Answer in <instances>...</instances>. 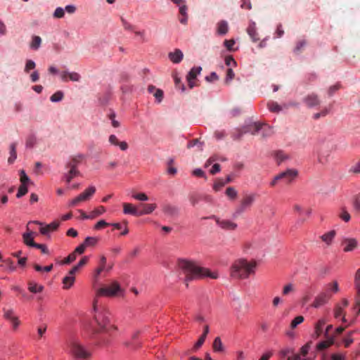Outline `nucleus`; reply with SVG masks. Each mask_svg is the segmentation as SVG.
Instances as JSON below:
<instances>
[{
  "instance_id": "18",
  "label": "nucleus",
  "mask_w": 360,
  "mask_h": 360,
  "mask_svg": "<svg viewBox=\"0 0 360 360\" xmlns=\"http://www.w3.org/2000/svg\"><path fill=\"white\" fill-rule=\"evenodd\" d=\"M247 32L254 42L259 41V34L256 30V24L251 21L247 28Z\"/></svg>"
},
{
  "instance_id": "14",
  "label": "nucleus",
  "mask_w": 360,
  "mask_h": 360,
  "mask_svg": "<svg viewBox=\"0 0 360 360\" xmlns=\"http://www.w3.org/2000/svg\"><path fill=\"white\" fill-rule=\"evenodd\" d=\"M330 297L331 295L328 292H323L315 298L312 306L315 308H319L325 304Z\"/></svg>"
},
{
  "instance_id": "19",
  "label": "nucleus",
  "mask_w": 360,
  "mask_h": 360,
  "mask_svg": "<svg viewBox=\"0 0 360 360\" xmlns=\"http://www.w3.org/2000/svg\"><path fill=\"white\" fill-rule=\"evenodd\" d=\"M162 211L165 214L169 217H175L178 215L179 210L176 206L170 204H165L162 205Z\"/></svg>"
},
{
  "instance_id": "12",
  "label": "nucleus",
  "mask_w": 360,
  "mask_h": 360,
  "mask_svg": "<svg viewBox=\"0 0 360 360\" xmlns=\"http://www.w3.org/2000/svg\"><path fill=\"white\" fill-rule=\"evenodd\" d=\"M303 102L308 108H314L321 104V100L317 94L311 93L303 98Z\"/></svg>"
},
{
  "instance_id": "56",
  "label": "nucleus",
  "mask_w": 360,
  "mask_h": 360,
  "mask_svg": "<svg viewBox=\"0 0 360 360\" xmlns=\"http://www.w3.org/2000/svg\"><path fill=\"white\" fill-rule=\"evenodd\" d=\"M121 22H122V25L123 26V27L126 30H134V26L130 24L129 22H127L124 18H121Z\"/></svg>"
},
{
  "instance_id": "33",
  "label": "nucleus",
  "mask_w": 360,
  "mask_h": 360,
  "mask_svg": "<svg viewBox=\"0 0 360 360\" xmlns=\"http://www.w3.org/2000/svg\"><path fill=\"white\" fill-rule=\"evenodd\" d=\"M28 290L32 293L41 292L44 290V286L33 281H30L28 283Z\"/></svg>"
},
{
  "instance_id": "23",
  "label": "nucleus",
  "mask_w": 360,
  "mask_h": 360,
  "mask_svg": "<svg viewBox=\"0 0 360 360\" xmlns=\"http://www.w3.org/2000/svg\"><path fill=\"white\" fill-rule=\"evenodd\" d=\"M168 56L174 63H179L183 59L184 54L181 50L176 49L174 52H170Z\"/></svg>"
},
{
  "instance_id": "25",
  "label": "nucleus",
  "mask_w": 360,
  "mask_h": 360,
  "mask_svg": "<svg viewBox=\"0 0 360 360\" xmlns=\"http://www.w3.org/2000/svg\"><path fill=\"white\" fill-rule=\"evenodd\" d=\"M83 158L84 155L81 154L74 156L67 164V167L77 169V165L82 162Z\"/></svg>"
},
{
  "instance_id": "46",
  "label": "nucleus",
  "mask_w": 360,
  "mask_h": 360,
  "mask_svg": "<svg viewBox=\"0 0 360 360\" xmlns=\"http://www.w3.org/2000/svg\"><path fill=\"white\" fill-rule=\"evenodd\" d=\"M20 180L22 185H27V184L30 183V178L22 169L20 171Z\"/></svg>"
},
{
  "instance_id": "28",
  "label": "nucleus",
  "mask_w": 360,
  "mask_h": 360,
  "mask_svg": "<svg viewBox=\"0 0 360 360\" xmlns=\"http://www.w3.org/2000/svg\"><path fill=\"white\" fill-rule=\"evenodd\" d=\"M326 323V321L324 319H319L315 324V335L316 338L320 337L323 333V327Z\"/></svg>"
},
{
  "instance_id": "20",
  "label": "nucleus",
  "mask_w": 360,
  "mask_h": 360,
  "mask_svg": "<svg viewBox=\"0 0 360 360\" xmlns=\"http://www.w3.org/2000/svg\"><path fill=\"white\" fill-rule=\"evenodd\" d=\"M109 142L114 146H119L122 150H126L128 148V144L126 141H120L117 137L112 134L109 136Z\"/></svg>"
},
{
  "instance_id": "26",
  "label": "nucleus",
  "mask_w": 360,
  "mask_h": 360,
  "mask_svg": "<svg viewBox=\"0 0 360 360\" xmlns=\"http://www.w3.org/2000/svg\"><path fill=\"white\" fill-rule=\"evenodd\" d=\"M327 340L324 341L320 342L316 345V349L319 351L324 350L327 348H328L330 345H332L334 343V337L332 336L330 338H326Z\"/></svg>"
},
{
  "instance_id": "43",
  "label": "nucleus",
  "mask_w": 360,
  "mask_h": 360,
  "mask_svg": "<svg viewBox=\"0 0 360 360\" xmlns=\"http://www.w3.org/2000/svg\"><path fill=\"white\" fill-rule=\"evenodd\" d=\"M338 290H339V287H338V282L333 281L327 285L326 292H328L329 293H330V292L335 293V292H338Z\"/></svg>"
},
{
  "instance_id": "31",
  "label": "nucleus",
  "mask_w": 360,
  "mask_h": 360,
  "mask_svg": "<svg viewBox=\"0 0 360 360\" xmlns=\"http://www.w3.org/2000/svg\"><path fill=\"white\" fill-rule=\"evenodd\" d=\"M228 23L225 20H221L217 23V33L221 35L226 34L228 32Z\"/></svg>"
},
{
  "instance_id": "3",
  "label": "nucleus",
  "mask_w": 360,
  "mask_h": 360,
  "mask_svg": "<svg viewBox=\"0 0 360 360\" xmlns=\"http://www.w3.org/2000/svg\"><path fill=\"white\" fill-rule=\"evenodd\" d=\"M257 265L254 260L237 259L231 266L230 276L234 279H246L250 275L255 274Z\"/></svg>"
},
{
  "instance_id": "39",
  "label": "nucleus",
  "mask_w": 360,
  "mask_h": 360,
  "mask_svg": "<svg viewBox=\"0 0 360 360\" xmlns=\"http://www.w3.org/2000/svg\"><path fill=\"white\" fill-rule=\"evenodd\" d=\"M227 197L231 200H233L237 198L238 192L233 187H228L225 192Z\"/></svg>"
},
{
  "instance_id": "15",
  "label": "nucleus",
  "mask_w": 360,
  "mask_h": 360,
  "mask_svg": "<svg viewBox=\"0 0 360 360\" xmlns=\"http://www.w3.org/2000/svg\"><path fill=\"white\" fill-rule=\"evenodd\" d=\"M341 245L344 252H351L357 248L358 242L355 238H344Z\"/></svg>"
},
{
  "instance_id": "64",
  "label": "nucleus",
  "mask_w": 360,
  "mask_h": 360,
  "mask_svg": "<svg viewBox=\"0 0 360 360\" xmlns=\"http://www.w3.org/2000/svg\"><path fill=\"white\" fill-rule=\"evenodd\" d=\"M323 360H345V358L340 354H333L329 358Z\"/></svg>"
},
{
  "instance_id": "21",
  "label": "nucleus",
  "mask_w": 360,
  "mask_h": 360,
  "mask_svg": "<svg viewBox=\"0 0 360 360\" xmlns=\"http://www.w3.org/2000/svg\"><path fill=\"white\" fill-rule=\"evenodd\" d=\"M140 206L142 207V210H139V216H142L144 214H149L152 213L155 208L157 207L156 204H141Z\"/></svg>"
},
{
  "instance_id": "1",
  "label": "nucleus",
  "mask_w": 360,
  "mask_h": 360,
  "mask_svg": "<svg viewBox=\"0 0 360 360\" xmlns=\"http://www.w3.org/2000/svg\"><path fill=\"white\" fill-rule=\"evenodd\" d=\"M179 267L185 276V283L188 286V282L209 277L217 279L219 277L217 272H212L208 269L200 266L196 262L181 259L179 261Z\"/></svg>"
},
{
  "instance_id": "10",
  "label": "nucleus",
  "mask_w": 360,
  "mask_h": 360,
  "mask_svg": "<svg viewBox=\"0 0 360 360\" xmlns=\"http://www.w3.org/2000/svg\"><path fill=\"white\" fill-rule=\"evenodd\" d=\"M4 317L5 319L9 321L12 324L13 328L16 330L20 324V321L14 311L12 309H4Z\"/></svg>"
},
{
  "instance_id": "41",
  "label": "nucleus",
  "mask_w": 360,
  "mask_h": 360,
  "mask_svg": "<svg viewBox=\"0 0 360 360\" xmlns=\"http://www.w3.org/2000/svg\"><path fill=\"white\" fill-rule=\"evenodd\" d=\"M274 155H275V158L276 159V161L278 162V164H280L281 162L285 161V160H287L288 158V155L281 150L275 152Z\"/></svg>"
},
{
  "instance_id": "11",
  "label": "nucleus",
  "mask_w": 360,
  "mask_h": 360,
  "mask_svg": "<svg viewBox=\"0 0 360 360\" xmlns=\"http://www.w3.org/2000/svg\"><path fill=\"white\" fill-rule=\"evenodd\" d=\"M298 175V172L295 169H288L278 174L281 181L286 184L291 183Z\"/></svg>"
},
{
  "instance_id": "29",
  "label": "nucleus",
  "mask_w": 360,
  "mask_h": 360,
  "mask_svg": "<svg viewBox=\"0 0 360 360\" xmlns=\"http://www.w3.org/2000/svg\"><path fill=\"white\" fill-rule=\"evenodd\" d=\"M334 316L335 319L341 318L342 322H344V323L347 322V321L345 318V314L344 312V309L340 304H337L334 309Z\"/></svg>"
},
{
  "instance_id": "51",
  "label": "nucleus",
  "mask_w": 360,
  "mask_h": 360,
  "mask_svg": "<svg viewBox=\"0 0 360 360\" xmlns=\"http://www.w3.org/2000/svg\"><path fill=\"white\" fill-rule=\"evenodd\" d=\"M36 67L35 63L32 60H27L25 66L24 71L29 73L30 70H34Z\"/></svg>"
},
{
  "instance_id": "13",
  "label": "nucleus",
  "mask_w": 360,
  "mask_h": 360,
  "mask_svg": "<svg viewBox=\"0 0 360 360\" xmlns=\"http://www.w3.org/2000/svg\"><path fill=\"white\" fill-rule=\"evenodd\" d=\"M35 233L30 231L27 226V231L22 234L23 243L29 247L36 248L37 243L34 241Z\"/></svg>"
},
{
  "instance_id": "57",
  "label": "nucleus",
  "mask_w": 360,
  "mask_h": 360,
  "mask_svg": "<svg viewBox=\"0 0 360 360\" xmlns=\"http://www.w3.org/2000/svg\"><path fill=\"white\" fill-rule=\"evenodd\" d=\"M294 290V285L292 283H288L284 286L283 289V294L284 295H288L290 292Z\"/></svg>"
},
{
  "instance_id": "24",
  "label": "nucleus",
  "mask_w": 360,
  "mask_h": 360,
  "mask_svg": "<svg viewBox=\"0 0 360 360\" xmlns=\"http://www.w3.org/2000/svg\"><path fill=\"white\" fill-rule=\"evenodd\" d=\"M329 160L330 152L321 149L318 153V162L321 165H326Z\"/></svg>"
},
{
  "instance_id": "6",
  "label": "nucleus",
  "mask_w": 360,
  "mask_h": 360,
  "mask_svg": "<svg viewBox=\"0 0 360 360\" xmlns=\"http://www.w3.org/2000/svg\"><path fill=\"white\" fill-rule=\"evenodd\" d=\"M256 195L254 193L247 194L244 195L240 202V205L236 209L233 213V217H238L241 213L245 211L246 209L251 207L255 200Z\"/></svg>"
},
{
  "instance_id": "55",
  "label": "nucleus",
  "mask_w": 360,
  "mask_h": 360,
  "mask_svg": "<svg viewBox=\"0 0 360 360\" xmlns=\"http://www.w3.org/2000/svg\"><path fill=\"white\" fill-rule=\"evenodd\" d=\"M75 259H76L75 253V252H72L66 258H65V259L63 262H61V264H65L71 263L73 261H75Z\"/></svg>"
},
{
  "instance_id": "44",
  "label": "nucleus",
  "mask_w": 360,
  "mask_h": 360,
  "mask_svg": "<svg viewBox=\"0 0 360 360\" xmlns=\"http://www.w3.org/2000/svg\"><path fill=\"white\" fill-rule=\"evenodd\" d=\"M339 217L345 222H348L351 218L349 213L347 211L345 207H342Z\"/></svg>"
},
{
  "instance_id": "17",
  "label": "nucleus",
  "mask_w": 360,
  "mask_h": 360,
  "mask_svg": "<svg viewBox=\"0 0 360 360\" xmlns=\"http://www.w3.org/2000/svg\"><path fill=\"white\" fill-rule=\"evenodd\" d=\"M243 127L245 133L255 135L262 129V124L258 122H250Z\"/></svg>"
},
{
  "instance_id": "5",
  "label": "nucleus",
  "mask_w": 360,
  "mask_h": 360,
  "mask_svg": "<svg viewBox=\"0 0 360 360\" xmlns=\"http://www.w3.org/2000/svg\"><path fill=\"white\" fill-rule=\"evenodd\" d=\"M122 292V289L117 281H113L108 286L99 288L96 292L97 296L114 297Z\"/></svg>"
},
{
  "instance_id": "35",
  "label": "nucleus",
  "mask_w": 360,
  "mask_h": 360,
  "mask_svg": "<svg viewBox=\"0 0 360 360\" xmlns=\"http://www.w3.org/2000/svg\"><path fill=\"white\" fill-rule=\"evenodd\" d=\"M202 70L201 67H194L193 68L188 72V74L186 76L187 79H195L196 77L200 75V72Z\"/></svg>"
},
{
  "instance_id": "37",
  "label": "nucleus",
  "mask_w": 360,
  "mask_h": 360,
  "mask_svg": "<svg viewBox=\"0 0 360 360\" xmlns=\"http://www.w3.org/2000/svg\"><path fill=\"white\" fill-rule=\"evenodd\" d=\"M98 242V238L96 237H86L84 241V245L86 248L87 247H94Z\"/></svg>"
},
{
  "instance_id": "54",
  "label": "nucleus",
  "mask_w": 360,
  "mask_h": 360,
  "mask_svg": "<svg viewBox=\"0 0 360 360\" xmlns=\"http://www.w3.org/2000/svg\"><path fill=\"white\" fill-rule=\"evenodd\" d=\"M65 15V10L61 7H58L53 13V17L56 18H61Z\"/></svg>"
},
{
  "instance_id": "34",
  "label": "nucleus",
  "mask_w": 360,
  "mask_h": 360,
  "mask_svg": "<svg viewBox=\"0 0 360 360\" xmlns=\"http://www.w3.org/2000/svg\"><path fill=\"white\" fill-rule=\"evenodd\" d=\"M75 278L74 276H66L63 279V288L68 289L72 287L75 283Z\"/></svg>"
},
{
  "instance_id": "7",
  "label": "nucleus",
  "mask_w": 360,
  "mask_h": 360,
  "mask_svg": "<svg viewBox=\"0 0 360 360\" xmlns=\"http://www.w3.org/2000/svg\"><path fill=\"white\" fill-rule=\"evenodd\" d=\"M96 187L95 186H89L86 188L83 193H80L75 198L72 199L70 203V207H75L77 206L80 202L89 200L93 195L96 193Z\"/></svg>"
},
{
  "instance_id": "36",
  "label": "nucleus",
  "mask_w": 360,
  "mask_h": 360,
  "mask_svg": "<svg viewBox=\"0 0 360 360\" xmlns=\"http://www.w3.org/2000/svg\"><path fill=\"white\" fill-rule=\"evenodd\" d=\"M105 211H106V210H105V207H103V206L98 207L97 208L94 210L90 213V219H93L97 217L98 216L103 214L104 212H105Z\"/></svg>"
},
{
  "instance_id": "48",
  "label": "nucleus",
  "mask_w": 360,
  "mask_h": 360,
  "mask_svg": "<svg viewBox=\"0 0 360 360\" xmlns=\"http://www.w3.org/2000/svg\"><path fill=\"white\" fill-rule=\"evenodd\" d=\"M63 98V93L60 91H56L51 97L50 100L52 102L60 101Z\"/></svg>"
},
{
  "instance_id": "50",
  "label": "nucleus",
  "mask_w": 360,
  "mask_h": 360,
  "mask_svg": "<svg viewBox=\"0 0 360 360\" xmlns=\"http://www.w3.org/2000/svg\"><path fill=\"white\" fill-rule=\"evenodd\" d=\"M27 192H28V189H27V185L21 184L18 188V191L16 194V197L18 198H20L22 197L23 195H25V194H27Z\"/></svg>"
},
{
  "instance_id": "4",
  "label": "nucleus",
  "mask_w": 360,
  "mask_h": 360,
  "mask_svg": "<svg viewBox=\"0 0 360 360\" xmlns=\"http://www.w3.org/2000/svg\"><path fill=\"white\" fill-rule=\"evenodd\" d=\"M68 352L77 359L87 360L91 356V352L76 338L70 339L68 342Z\"/></svg>"
},
{
  "instance_id": "59",
  "label": "nucleus",
  "mask_w": 360,
  "mask_h": 360,
  "mask_svg": "<svg viewBox=\"0 0 360 360\" xmlns=\"http://www.w3.org/2000/svg\"><path fill=\"white\" fill-rule=\"evenodd\" d=\"M153 96L157 99L158 102L160 103L163 98V91L160 89H157L155 91Z\"/></svg>"
},
{
  "instance_id": "8",
  "label": "nucleus",
  "mask_w": 360,
  "mask_h": 360,
  "mask_svg": "<svg viewBox=\"0 0 360 360\" xmlns=\"http://www.w3.org/2000/svg\"><path fill=\"white\" fill-rule=\"evenodd\" d=\"M34 223L41 226L39 229L40 233L44 236H49L51 232L55 231L58 229L60 226L58 221H54L49 224L44 226V224L39 221H30L28 224Z\"/></svg>"
},
{
  "instance_id": "32",
  "label": "nucleus",
  "mask_w": 360,
  "mask_h": 360,
  "mask_svg": "<svg viewBox=\"0 0 360 360\" xmlns=\"http://www.w3.org/2000/svg\"><path fill=\"white\" fill-rule=\"evenodd\" d=\"M335 231L334 230L330 231L328 233L321 236V240L325 242L327 245L331 244L333 238L335 236Z\"/></svg>"
},
{
  "instance_id": "38",
  "label": "nucleus",
  "mask_w": 360,
  "mask_h": 360,
  "mask_svg": "<svg viewBox=\"0 0 360 360\" xmlns=\"http://www.w3.org/2000/svg\"><path fill=\"white\" fill-rule=\"evenodd\" d=\"M213 349L215 352H223L224 347L221 338L219 337H217L213 342Z\"/></svg>"
},
{
  "instance_id": "42",
  "label": "nucleus",
  "mask_w": 360,
  "mask_h": 360,
  "mask_svg": "<svg viewBox=\"0 0 360 360\" xmlns=\"http://www.w3.org/2000/svg\"><path fill=\"white\" fill-rule=\"evenodd\" d=\"M79 174V172L77 169H70L69 172L65 176L67 183H70L74 177Z\"/></svg>"
},
{
  "instance_id": "49",
  "label": "nucleus",
  "mask_w": 360,
  "mask_h": 360,
  "mask_svg": "<svg viewBox=\"0 0 360 360\" xmlns=\"http://www.w3.org/2000/svg\"><path fill=\"white\" fill-rule=\"evenodd\" d=\"M132 198L140 201H147L148 200V197L144 193H134L132 194Z\"/></svg>"
},
{
  "instance_id": "27",
  "label": "nucleus",
  "mask_w": 360,
  "mask_h": 360,
  "mask_svg": "<svg viewBox=\"0 0 360 360\" xmlns=\"http://www.w3.org/2000/svg\"><path fill=\"white\" fill-rule=\"evenodd\" d=\"M188 7L184 4L179 6V13L181 15V18H179V22L183 25H186L188 22Z\"/></svg>"
},
{
  "instance_id": "60",
  "label": "nucleus",
  "mask_w": 360,
  "mask_h": 360,
  "mask_svg": "<svg viewBox=\"0 0 360 360\" xmlns=\"http://www.w3.org/2000/svg\"><path fill=\"white\" fill-rule=\"evenodd\" d=\"M205 339H206L205 338H204L203 336L201 335L199 338V339L197 341V342L194 345L193 349L194 351L198 350L203 345Z\"/></svg>"
},
{
  "instance_id": "2",
  "label": "nucleus",
  "mask_w": 360,
  "mask_h": 360,
  "mask_svg": "<svg viewBox=\"0 0 360 360\" xmlns=\"http://www.w3.org/2000/svg\"><path fill=\"white\" fill-rule=\"evenodd\" d=\"M94 310L95 314L90 324L94 333H105L110 335L112 331L117 330V327L110 323V312L104 309H98L97 300L94 302Z\"/></svg>"
},
{
  "instance_id": "52",
  "label": "nucleus",
  "mask_w": 360,
  "mask_h": 360,
  "mask_svg": "<svg viewBox=\"0 0 360 360\" xmlns=\"http://www.w3.org/2000/svg\"><path fill=\"white\" fill-rule=\"evenodd\" d=\"M311 342H308L306 345H304L303 347L300 349V353L299 354L301 355V357L304 359L307 356V354L309 352V350L310 349Z\"/></svg>"
},
{
  "instance_id": "22",
  "label": "nucleus",
  "mask_w": 360,
  "mask_h": 360,
  "mask_svg": "<svg viewBox=\"0 0 360 360\" xmlns=\"http://www.w3.org/2000/svg\"><path fill=\"white\" fill-rule=\"evenodd\" d=\"M122 206H123V212L125 214H131L134 216L139 217V210L132 204L128 203V202H124L122 204Z\"/></svg>"
},
{
  "instance_id": "45",
  "label": "nucleus",
  "mask_w": 360,
  "mask_h": 360,
  "mask_svg": "<svg viewBox=\"0 0 360 360\" xmlns=\"http://www.w3.org/2000/svg\"><path fill=\"white\" fill-rule=\"evenodd\" d=\"M267 105L269 110L273 112H279L282 110L281 107L276 102H270Z\"/></svg>"
},
{
  "instance_id": "40",
  "label": "nucleus",
  "mask_w": 360,
  "mask_h": 360,
  "mask_svg": "<svg viewBox=\"0 0 360 360\" xmlns=\"http://www.w3.org/2000/svg\"><path fill=\"white\" fill-rule=\"evenodd\" d=\"M41 44V39L39 36L32 37V40L30 44V48L34 50H37Z\"/></svg>"
},
{
  "instance_id": "63",
  "label": "nucleus",
  "mask_w": 360,
  "mask_h": 360,
  "mask_svg": "<svg viewBox=\"0 0 360 360\" xmlns=\"http://www.w3.org/2000/svg\"><path fill=\"white\" fill-rule=\"evenodd\" d=\"M224 185L225 182H224L222 180H218L214 184L213 189L215 191H219Z\"/></svg>"
},
{
  "instance_id": "30",
  "label": "nucleus",
  "mask_w": 360,
  "mask_h": 360,
  "mask_svg": "<svg viewBox=\"0 0 360 360\" xmlns=\"http://www.w3.org/2000/svg\"><path fill=\"white\" fill-rule=\"evenodd\" d=\"M16 146V143H12L10 145V156L8 158V164H13L17 158Z\"/></svg>"
},
{
  "instance_id": "62",
  "label": "nucleus",
  "mask_w": 360,
  "mask_h": 360,
  "mask_svg": "<svg viewBox=\"0 0 360 360\" xmlns=\"http://www.w3.org/2000/svg\"><path fill=\"white\" fill-rule=\"evenodd\" d=\"M80 75L77 72H68V78L70 80L73 82H78L80 79Z\"/></svg>"
},
{
  "instance_id": "9",
  "label": "nucleus",
  "mask_w": 360,
  "mask_h": 360,
  "mask_svg": "<svg viewBox=\"0 0 360 360\" xmlns=\"http://www.w3.org/2000/svg\"><path fill=\"white\" fill-rule=\"evenodd\" d=\"M214 219L217 224L223 230L225 231H234L237 229L238 225L236 223L225 219H220L215 215H212L210 217Z\"/></svg>"
},
{
  "instance_id": "53",
  "label": "nucleus",
  "mask_w": 360,
  "mask_h": 360,
  "mask_svg": "<svg viewBox=\"0 0 360 360\" xmlns=\"http://www.w3.org/2000/svg\"><path fill=\"white\" fill-rule=\"evenodd\" d=\"M355 285L357 289L358 296L360 297V268L357 270L355 275Z\"/></svg>"
},
{
  "instance_id": "58",
  "label": "nucleus",
  "mask_w": 360,
  "mask_h": 360,
  "mask_svg": "<svg viewBox=\"0 0 360 360\" xmlns=\"http://www.w3.org/2000/svg\"><path fill=\"white\" fill-rule=\"evenodd\" d=\"M219 79V77L216 72H212L211 74L205 77V80L208 82H214Z\"/></svg>"
},
{
  "instance_id": "16",
  "label": "nucleus",
  "mask_w": 360,
  "mask_h": 360,
  "mask_svg": "<svg viewBox=\"0 0 360 360\" xmlns=\"http://www.w3.org/2000/svg\"><path fill=\"white\" fill-rule=\"evenodd\" d=\"M106 263V257L103 255H101L98 262V266L95 269L94 272V278L95 281H98L101 274L105 271Z\"/></svg>"
},
{
  "instance_id": "61",
  "label": "nucleus",
  "mask_w": 360,
  "mask_h": 360,
  "mask_svg": "<svg viewBox=\"0 0 360 360\" xmlns=\"http://www.w3.org/2000/svg\"><path fill=\"white\" fill-rule=\"evenodd\" d=\"M36 143V139L33 136H29L26 140V147L32 148Z\"/></svg>"
},
{
  "instance_id": "47",
  "label": "nucleus",
  "mask_w": 360,
  "mask_h": 360,
  "mask_svg": "<svg viewBox=\"0 0 360 360\" xmlns=\"http://www.w3.org/2000/svg\"><path fill=\"white\" fill-rule=\"evenodd\" d=\"M304 319L302 316H296L290 323V328L292 329L295 328L299 324L302 323L304 321Z\"/></svg>"
}]
</instances>
